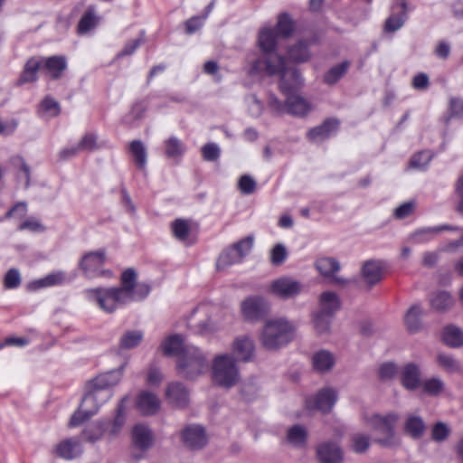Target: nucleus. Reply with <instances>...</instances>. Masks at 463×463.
<instances>
[{
    "label": "nucleus",
    "mask_w": 463,
    "mask_h": 463,
    "mask_svg": "<svg viewBox=\"0 0 463 463\" xmlns=\"http://www.w3.org/2000/svg\"><path fill=\"white\" fill-rule=\"evenodd\" d=\"M27 213V205L25 203L20 202L14 205L4 217H0V222L5 221V219L17 218L22 219L26 215Z\"/></svg>",
    "instance_id": "nucleus-51"
},
{
    "label": "nucleus",
    "mask_w": 463,
    "mask_h": 463,
    "mask_svg": "<svg viewBox=\"0 0 463 463\" xmlns=\"http://www.w3.org/2000/svg\"><path fill=\"white\" fill-rule=\"evenodd\" d=\"M426 430V424L423 419L416 414L410 413L404 420L403 431L413 439H420Z\"/></svg>",
    "instance_id": "nucleus-26"
},
{
    "label": "nucleus",
    "mask_w": 463,
    "mask_h": 463,
    "mask_svg": "<svg viewBox=\"0 0 463 463\" xmlns=\"http://www.w3.org/2000/svg\"><path fill=\"white\" fill-rule=\"evenodd\" d=\"M295 24L288 13L278 16L276 28L263 27L258 36V45L262 55L257 59L250 69L251 74L265 72L268 75L282 73V90L296 88L300 83L299 71L296 68H288L284 58L278 54L279 38H288L292 35Z\"/></svg>",
    "instance_id": "nucleus-1"
},
{
    "label": "nucleus",
    "mask_w": 463,
    "mask_h": 463,
    "mask_svg": "<svg viewBox=\"0 0 463 463\" xmlns=\"http://www.w3.org/2000/svg\"><path fill=\"white\" fill-rule=\"evenodd\" d=\"M317 271L324 277L330 278L334 283H344L345 280L336 277L335 273L340 269L339 262L330 257L317 259L316 263Z\"/></svg>",
    "instance_id": "nucleus-24"
},
{
    "label": "nucleus",
    "mask_w": 463,
    "mask_h": 463,
    "mask_svg": "<svg viewBox=\"0 0 463 463\" xmlns=\"http://www.w3.org/2000/svg\"><path fill=\"white\" fill-rule=\"evenodd\" d=\"M122 365L118 369L100 373L87 384V392L79 409L71 415L70 427H78L95 415L99 408L112 396L110 388L118 383L124 371Z\"/></svg>",
    "instance_id": "nucleus-2"
},
{
    "label": "nucleus",
    "mask_w": 463,
    "mask_h": 463,
    "mask_svg": "<svg viewBox=\"0 0 463 463\" xmlns=\"http://www.w3.org/2000/svg\"><path fill=\"white\" fill-rule=\"evenodd\" d=\"M97 24L96 17L91 13L85 14L79 22L78 31L80 33H86Z\"/></svg>",
    "instance_id": "nucleus-53"
},
{
    "label": "nucleus",
    "mask_w": 463,
    "mask_h": 463,
    "mask_svg": "<svg viewBox=\"0 0 463 463\" xmlns=\"http://www.w3.org/2000/svg\"><path fill=\"white\" fill-rule=\"evenodd\" d=\"M253 244L254 237L250 235L223 250L217 260V269H224L232 265L241 263L250 252Z\"/></svg>",
    "instance_id": "nucleus-11"
},
{
    "label": "nucleus",
    "mask_w": 463,
    "mask_h": 463,
    "mask_svg": "<svg viewBox=\"0 0 463 463\" xmlns=\"http://www.w3.org/2000/svg\"><path fill=\"white\" fill-rule=\"evenodd\" d=\"M335 362L334 354L327 350H320L313 355L314 368L320 372H327L334 366Z\"/></svg>",
    "instance_id": "nucleus-34"
},
{
    "label": "nucleus",
    "mask_w": 463,
    "mask_h": 463,
    "mask_svg": "<svg viewBox=\"0 0 463 463\" xmlns=\"http://www.w3.org/2000/svg\"><path fill=\"white\" fill-rule=\"evenodd\" d=\"M303 284L298 279L283 276L270 282L268 292L282 300L297 298L303 290Z\"/></svg>",
    "instance_id": "nucleus-13"
},
{
    "label": "nucleus",
    "mask_w": 463,
    "mask_h": 463,
    "mask_svg": "<svg viewBox=\"0 0 463 463\" xmlns=\"http://www.w3.org/2000/svg\"><path fill=\"white\" fill-rule=\"evenodd\" d=\"M317 455L321 463H340L343 452L335 442H324L317 449Z\"/></svg>",
    "instance_id": "nucleus-21"
},
{
    "label": "nucleus",
    "mask_w": 463,
    "mask_h": 463,
    "mask_svg": "<svg viewBox=\"0 0 463 463\" xmlns=\"http://www.w3.org/2000/svg\"><path fill=\"white\" fill-rule=\"evenodd\" d=\"M401 383L409 391L416 390L421 383L419 365L414 363L405 364L401 371Z\"/></svg>",
    "instance_id": "nucleus-22"
},
{
    "label": "nucleus",
    "mask_w": 463,
    "mask_h": 463,
    "mask_svg": "<svg viewBox=\"0 0 463 463\" xmlns=\"http://www.w3.org/2000/svg\"><path fill=\"white\" fill-rule=\"evenodd\" d=\"M132 446L135 449L133 457L140 459L154 444V434L151 429L143 423L136 424L131 430Z\"/></svg>",
    "instance_id": "nucleus-14"
},
{
    "label": "nucleus",
    "mask_w": 463,
    "mask_h": 463,
    "mask_svg": "<svg viewBox=\"0 0 463 463\" xmlns=\"http://www.w3.org/2000/svg\"><path fill=\"white\" fill-rule=\"evenodd\" d=\"M370 446L369 436L363 433H355L352 436V449L355 453H364Z\"/></svg>",
    "instance_id": "nucleus-47"
},
{
    "label": "nucleus",
    "mask_w": 463,
    "mask_h": 463,
    "mask_svg": "<svg viewBox=\"0 0 463 463\" xmlns=\"http://www.w3.org/2000/svg\"><path fill=\"white\" fill-rule=\"evenodd\" d=\"M287 54L288 58L294 62H305L310 58L308 43L300 40L288 48Z\"/></svg>",
    "instance_id": "nucleus-35"
},
{
    "label": "nucleus",
    "mask_w": 463,
    "mask_h": 463,
    "mask_svg": "<svg viewBox=\"0 0 463 463\" xmlns=\"http://www.w3.org/2000/svg\"><path fill=\"white\" fill-rule=\"evenodd\" d=\"M19 231L28 230L33 232H43L45 231V227L41 222L33 217H30L23 222L17 228Z\"/></svg>",
    "instance_id": "nucleus-54"
},
{
    "label": "nucleus",
    "mask_w": 463,
    "mask_h": 463,
    "mask_svg": "<svg viewBox=\"0 0 463 463\" xmlns=\"http://www.w3.org/2000/svg\"><path fill=\"white\" fill-rule=\"evenodd\" d=\"M105 261L106 251L99 250L84 254L79 265L85 277L89 279L110 278L112 277V271L103 269Z\"/></svg>",
    "instance_id": "nucleus-12"
},
{
    "label": "nucleus",
    "mask_w": 463,
    "mask_h": 463,
    "mask_svg": "<svg viewBox=\"0 0 463 463\" xmlns=\"http://www.w3.org/2000/svg\"><path fill=\"white\" fill-rule=\"evenodd\" d=\"M458 230V227H452L449 225H438L432 227H423L416 230L410 235V240L414 244H425L432 240L443 231H456Z\"/></svg>",
    "instance_id": "nucleus-19"
},
{
    "label": "nucleus",
    "mask_w": 463,
    "mask_h": 463,
    "mask_svg": "<svg viewBox=\"0 0 463 463\" xmlns=\"http://www.w3.org/2000/svg\"><path fill=\"white\" fill-rule=\"evenodd\" d=\"M383 275L382 263L378 260L366 261L362 268L363 280L370 287L378 283Z\"/></svg>",
    "instance_id": "nucleus-27"
},
{
    "label": "nucleus",
    "mask_w": 463,
    "mask_h": 463,
    "mask_svg": "<svg viewBox=\"0 0 463 463\" xmlns=\"http://www.w3.org/2000/svg\"><path fill=\"white\" fill-rule=\"evenodd\" d=\"M184 444L191 449H199L207 443V436L203 426L187 425L181 432Z\"/></svg>",
    "instance_id": "nucleus-16"
},
{
    "label": "nucleus",
    "mask_w": 463,
    "mask_h": 463,
    "mask_svg": "<svg viewBox=\"0 0 463 463\" xmlns=\"http://www.w3.org/2000/svg\"><path fill=\"white\" fill-rule=\"evenodd\" d=\"M455 303L451 294L445 290H439L430 297V307L436 311H446Z\"/></svg>",
    "instance_id": "nucleus-31"
},
{
    "label": "nucleus",
    "mask_w": 463,
    "mask_h": 463,
    "mask_svg": "<svg viewBox=\"0 0 463 463\" xmlns=\"http://www.w3.org/2000/svg\"><path fill=\"white\" fill-rule=\"evenodd\" d=\"M97 145V136L93 133H88L80 141L78 144L80 151L81 150H93L96 148Z\"/></svg>",
    "instance_id": "nucleus-62"
},
{
    "label": "nucleus",
    "mask_w": 463,
    "mask_h": 463,
    "mask_svg": "<svg viewBox=\"0 0 463 463\" xmlns=\"http://www.w3.org/2000/svg\"><path fill=\"white\" fill-rule=\"evenodd\" d=\"M341 307V301L334 291H325L318 298V310L314 316V326L318 334L328 332L334 316Z\"/></svg>",
    "instance_id": "nucleus-9"
},
{
    "label": "nucleus",
    "mask_w": 463,
    "mask_h": 463,
    "mask_svg": "<svg viewBox=\"0 0 463 463\" xmlns=\"http://www.w3.org/2000/svg\"><path fill=\"white\" fill-rule=\"evenodd\" d=\"M137 279V274L133 269H126L121 275V286L117 287L118 288H126L130 295V298H132L131 288L135 286Z\"/></svg>",
    "instance_id": "nucleus-50"
},
{
    "label": "nucleus",
    "mask_w": 463,
    "mask_h": 463,
    "mask_svg": "<svg viewBox=\"0 0 463 463\" xmlns=\"http://www.w3.org/2000/svg\"><path fill=\"white\" fill-rule=\"evenodd\" d=\"M397 365L393 363H384L379 369V376L382 380H390L397 374Z\"/></svg>",
    "instance_id": "nucleus-58"
},
{
    "label": "nucleus",
    "mask_w": 463,
    "mask_h": 463,
    "mask_svg": "<svg viewBox=\"0 0 463 463\" xmlns=\"http://www.w3.org/2000/svg\"><path fill=\"white\" fill-rule=\"evenodd\" d=\"M185 152L184 143L176 137H171L165 141V153L167 157L180 160Z\"/></svg>",
    "instance_id": "nucleus-36"
},
{
    "label": "nucleus",
    "mask_w": 463,
    "mask_h": 463,
    "mask_svg": "<svg viewBox=\"0 0 463 463\" xmlns=\"http://www.w3.org/2000/svg\"><path fill=\"white\" fill-rule=\"evenodd\" d=\"M449 109L452 115L463 117V99L458 98L450 99Z\"/></svg>",
    "instance_id": "nucleus-64"
},
{
    "label": "nucleus",
    "mask_w": 463,
    "mask_h": 463,
    "mask_svg": "<svg viewBox=\"0 0 463 463\" xmlns=\"http://www.w3.org/2000/svg\"><path fill=\"white\" fill-rule=\"evenodd\" d=\"M165 396L169 403L175 407L183 408L189 401V393L181 383H169L165 390Z\"/></svg>",
    "instance_id": "nucleus-23"
},
{
    "label": "nucleus",
    "mask_w": 463,
    "mask_h": 463,
    "mask_svg": "<svg viewBox=\"0 0 463 463\" xmlns=\"http://www.w3.org/2000/svg\"><path fill=\"white\" fill-rule=\"evenodd\" d=\"M221 155V150L216 143H208L202 147V156L205 161H216Z\"/></svg>",
    "instance_id": "nucleus-49"
},
{
    "label": "nucleus",
    "mask_w": 463,
    "mask_h": 463,
    "mask_svg": "<svg viewBox=\"0 0 463 463\" xmlns=\"http://www.w3.org/2000/svg\"><path fill=\"white\" fill-rule=\"evenodd\" d=\"M339 121L335 118H328L323 124L310 129L307 137L316 143L324 141L325 139L335 135L338 129Z\"/></svg>",
    "instance_id": "nucleus-20"
},
{
    "label": "nucleus",
    "mask_w": 463,
    "mask_h": 463,
    "mask_svg": "<svg viewBox=\"0 0 463 463\" xmlns=\"http://www.w3.org/2000/svg\"><path fill=\"white\" fill-rule=\"evenodd\" d=\"M414 207L415 203L413 202H405L395 208L393 215L397 219H404L413 213Z\"/></svg>",
    "instance_id": "nucleus-59"
},
{
    "label": "nucleus",
    "mask_w": 463,
    "mask_h": 463,
    "mask_svg": "<svg viewBox=\"0 0 463 463\" xmlns=\"http://www.w3.org/2000/svg\"><path fill=\"white\" fill-rule=\"evenodd\" d=\"M161 347L165 354L177 357V372L184 378L195 379L209 369L204 354L195 345L186 343L180 335L169 336Z\"/></svg>",
    "instance_id": "nucleus-3"
},
{
    "label": "nucleus",
    "mask_w": 463,
    "mask_h": 463,
    "mask_svg": "<svg viewBox=\"0 0 463 463\" xmlns=\"http://www.w3.org/2000/svg\"><path fill=\"white\" fill-rule=\"evenodd\" d=\"M241 311L245 320L256 321L269 311V304L261 296H250L241 304Z\"/></svg>",
    "instance_id": "nucleus-15"
},
{
    "label": "nucleus",
    "mask_w": 463,
    "mask_h": 463,
    "mask_svg": "<svg viewBox=\"0 0 463 463\" xmlns=\"http://www.w3.org/2000/svg\"><path fill=\"white\" fill-rule=\"evenodd\" d=\"M131 291H132L131 302L139 301L148 296V294L150 292V288L148 285L144 284V283L135 284V286L131 288Z\"/></svg>",
    "instance_id": "nucleus-60"
},
{
    "label": "nucleus",
    "mask_w": 463,
    "mask_h": 463,
    "mask_svg": "<svg viewBox=\"0 0 463 463\" xmlns=\"http://www.w3.org/2000/svg\"><path fill=\"white\" fill-rule=\"evenodd\" d=\"M83 435L88 441L95 442L99 440L101 438L106 437L105 425L102 424L101 420L95 421L84 430Z\"/></svg>",
    "instance_id": "nucleus-44"
},
{
    "label": "nucleus",
    "mask_w": 463,
    "mask_h": 463,
    "mask_svg": "<svg viewBox=\"0 0 463 463\" xmlns=\"http://www.w3.org/2000/svg\"><path fill=\"white\" fill-rule=\"evenodd\" d=\"M399 415L395 412H390L385 415L373 414L365 418L368 426L375 432L383 435L375 439V442L383 447H392L399 443V439L395 432V426L398 422Z\"/></svg>",
    "instance_id": "nucleus-8"
},
{
    "label": "nucleus",
    "mask_w": 463,
    "mask_h": 463,
    "mask_svg": "<svg viewBox=\"0 0 463 463\" xmlns=\"http://www.w3.org/2000/svg\"><path fill=\"white\" fill-rule=\"evenodd\" d=\"M233 353L239 360L248 362L254 354V344L248 336H239L233 342Z\"/></svg>",
    "instance_id": "nucleus-29"
},
{
    "label": "nucleus",
    "mask_w": 463,
    "mask_h": 463,
    "mask_svg": "<svg viewBox=\"0 0 463 463\" xmlns=\"http://www.w3.org/2000/svg\"><path fill=\"white\" fill-rule=\"evenodd\" d=\"M21 282L20 273L15 269L8 270L5 277V285L7 288H14L19 286Z\"/></svg>",
    "instance_id": "nucleus-61"
},
{
    "label": "nucleus",
    "mask_w": 463,
    "mask_h": 463,
    "mask_svg": "<svg viewBox=\"0 0 463 463\" xmlns=\"http://www.w3.org/2000/svg\"><path fill=\"white\" fill-rule=\"evenodd\" d=\"M423 314L420 305L411 306L404 317V323L411 333H417L421 328L420 317Z\"/></svg>",
    "instance_id": "nucleus-33"
},
{
    "label": "nucleus",
    "mask_w": 463,
    "mask_h": 463,
    "mask_svg": "<svg viewBox=\"0 0 463 463\" xmlns=\"http://www.w3.org/2000/svg\"><path fill=\"white\" fill-rule=\"evenodd\" d=\"M350 62L345 61L335 66H333L324 75V82L327 85L335 84L348 71Z\"/></svg>",
    "instance_id": "nucleus-39"
},
{
    "label": "nucleus",
    "mask_w": 463,
    "mask_h": 463,
    "mask_svg": "<svg viewBox=\"0 0 463 463\" xmlns=\"http://www.w3.org/2000/svg\"><path fill=\"white\" fill-rule=\"evenodd\" d=\"M336 401V392L332 388H324L317 393L313 400H307L306 403L308 409L327 412L334 407Z\"/></svg>",
    "instance_id": "nucleus-17"
},
{
    "label": "nucleus",
    "mask_w": 463,
    "mask_h": 463,
    "mask_svg": "<svg viewBox=\"0 0 463 463\" xmlns=\"http://www.w3.org/2000/svg\"><path fill=\"white\" fill-rule=\"evenodd\" d=\"M126 398L122 399L120 403L118 406L116 415L113 420L105 419L101 420L102 424L105 425L106 429V438L109 440L117 438L125 423H126V408L124 402Z\"/></svg>",
    "instance_id": "nucleus-18"
},
{
    "label": "nucleus",
    "mask_w": 463,
    "mask_h": 463,
    "mask_svg": "<svg viewBox=\"0 0 463 463\" xmlns=\"http://www.w3.org/2000/svg\"><path fill=\"white\" fill-rule=\"evenodd\" d=\"M443 340L449 346L459 347L463 345V331L453 326H448L443 331Z\"/></svg>",
    "instance_id": "nucleus-40"
},
{
    "label": "nucleus",
    "mask_w": 463,
    "mask_h": 463,
    "mask_svg": "<svg viewBox=\"0 0 463 463\" xmlns=\"http://www.w3.org/2000/svg\"><path fill=\"white\" fill-rule=\"evenodd\" d=\"M171 230L176 240L185 241L191 232L190 222L184 219H176L172 222Z\"/></svg>",
    "instance_id": "nucleus-42"
},
{
    "label": "nucleus",
    "mask_w": 463,
    "mask_h": 463,
    "mask_svg": "<svg viewBox=\"0 0 463 463\" xmlns=\"http://www.w3.org/2000/svg\"><path fill=\"white\" fill-rule=\"evenodd\" d=\"M396 5H401L400 14H392L386 20L384 24V30L389 33H394L398 31L404 24L406 19V3L404 0H395Z\"/></svg>",
    "instance_id": "nucleus-32"
},
{
    "label": "nucleus",
    "mask_w": 463,
    "mask_h": 463,
    "mask_svg": "<svg viewBox=\"0 0 463 463\" xmlns=\"http://www.w3.org/2000/svg\"><path fill=\"white\" fill-rule=\"evenodd\" d=\"M144 334L140 330H130L126 332L120 338V348L131 349L137 346L142 341Z\"/></svg>",
    "instance_id": "nucleus-43"
},
{
    "label": "nucleus",
    "mask_w": 463,
    "mask_h": 463,
    "mask_svg": "<svg viewBox=\"0 0 463 463\" xmlns=\"http://www.w3.org/2000/svg\"><path fill=\"white\" fill-rule=\"evenodd\" d=\"M82 452L80 442L76 438L61 441L56 447V453L64 459H72Z\"/></svg>",
    "instance_id": "nucleus-28"
},
{
    "label": "nucleus",
    "mask_w": 463,
    "mask_h": 463,
    "mask_svg": "<svg viewBox=\"0 0 463 463\" xmlns=\"http://www.w3.org/2000/svg\"><path fill=\"white\" fill-rule=\"evenodd\" d=\"M420 385L422 386L423 392L431 396L439 395L444 389V383L438 377L426 379Z\"/></svg>",
    "instance_id": "nucleus-45"
},
{
    "label": "nucleus",
    "mask_w": 463,
    "mask_h": 463,
    "mask_svg": "<svg viewBox=\"0 0 463 463\" xmlns=\"http://www.w3.org/2000/svg\"><path fill=\"white\" fill-rule=\"evenodd\" d=\"M129 150L134 158L135 164L139 169H145L146 165V149L140 140H134L130 143Z\"/></svg>",
    "instance_id": "nucleus-41"
},
{
    "label": "nucleus",
    "mask_w": 463,
    "mask_h": 463,
    "mask_svg": "<svg viewBox=\"0 0 463 463\" xmlns=\"http://www.w3.org/2000/svg\"><path fill=\"white\" fill-rule=\"evenodd\" d=\"M162 373L156 367H150L146 375V383L149 385H158L162 381Z\"/></svg>",
    "instance_id": "nucleus-63"
},
{
    "label": "nucleus",
    "mask_w": 463,
    "mask_h": 463,
    "mask_svg": "<svg viewBox=\"0 0 463 463\" xmlns=\"http://www.w3.org/2000/svg\"><path fill=\"white\" fill-rule=\"evenodd\" d=\"M437 360L438 364L449 373H456L460 369L458 362L449 354H439Z\"/></svg>",
    "instance_id": "nucleus-48"
},
{
    "label": "nucleus",
    "mask_w": 463,
    "mask_h": 463,
    "mask_svg": "<svg viewBox=\"0 0 463 463\" xmlns=\"http://www.w3.org/2000/svg\"><path fill=\"white\" fill-rule=\"evenodd\" d=\"M213 380L216 384L224 388H231L239 382V370L232 355L220 354L214 358Z\"/></svg>",
    "instance_id": "nucleus-10"
},
{
    "label": "nucleus",
    "mask_w": 463,
    "mask_h": 463,
    "mask_svg": "<svg viewBox=\"0 0 463 463\" xmlns=\"http://www.w3.org/2000/svg\"><path fill=\"white\" fill-rule=\"evenodd\" d=\"M450 433L449 428L443 422L436 423L432 428V439L435 441L441 442L445 440Z\"/></svg>",
    "instance_id": "nucleus-55"
},
{
    "label": "nucleus",
    "mask_w": 463,
    "mask_h": 463,
    "mask_svg": "<svg viewBox=\"0 0 463 463\" xmlns=\"http://www.w3.org/2000/svg\"><path fill=\"white\" fill-rule=\"evenodd\" d=\"M83 295L88 301L96 304L106 313H113L131 302L129 292L117 287L87 288Z\"/></svg>",
    "instance_id": "nucleus-5"
},
{
    "label": "nucleus",
    "mask_w": 463,
    "mask_h": 463,
    "mask_svg": "<svg viewBox=\"0 0 463 463\" xmlns=\"http://www.w3.org/2000/svg\"><path fill=\"white\" fill-rule=\"evenodd\" d=\"M67 66V60L63 55L32 57L26 61L18 80V84L23 85L36 81L38 71L51 80H58L62 76Z\"/></svg>",
    "instance_id": "nucleus-4"
},
{
    "label": "nucleus",
    "mask_w": 463,
    "mask_h": 463,
    "mask_svg": "<svg viewBox=\"0 0 463 463\" xmlns=\"http://www.w3.org/2000/svg\"><path fill=\"white\" fill-rule=\"evenodd\" d=\"M287 258V250L286 248L281 245H276L272 250L270 255V261L273 265H280L284 262Z\"/></svg>",
    "instance_id": "nucleus-57"
},
{
    "label": "nucleus",
    "mask_w": 463,
    "mask_h": 463,
    "mask_svg": "<svg viewBox=\"0 0 463 463\" xmlns=\"http://www.w3.org/2000/svg\"><path fill=\"white\" fill-rule=\"evenodd\" d=\"M256 182L248 175H242L239 180V189L244 194H250L255 191Z\"/></svg>",
    "instance_id": "nucleus-56"
},
{
    "label": "nucleus",
    "mask_w": 463,
    "mask_h": 463,
    "mask_svg": "<svg viewBox=\"0 0 463 463\" xmlns=\"http://www.w3.org/2000/svg\"><path fill=\"white\" fill-rule=\"evenodd\" d=\"M432 154L429 150L421 151L416 155H414L411 161L410 165L412 168H416L419 170H423L428 165L432 158Z\"/></svg>",
    "instance_id": "nucleus-46"
},
{
    "label": "nucleus",
    "mask_w": 463,
    "mask_h": 463,
    "mask_svg": "<svg viewBox=\"0 0 463 463\" xmlns=\"http://www.w3.org/2000/svg\"><path fill=\"white\" fill-rule=\"evenodd\" d=\"M307 432L305 427L294 425L289 428L287 433V442L293 447L300 448L306 443Z\"/></svg>",
    "instance_id": "nucleus-38"
},
{
    "label": "nucleus",
    "mask_w": 463,
    "mask_h": 463,
    "mask_svg": "<svg viewBox=\"0 0 463 463\" xmlns=\"http://www.w3.org/2000/svg\"><path fill=\"white\" fill-rule=\"evenodd\" d=\"M137 407L143 415H154L160 409V400L156 394L144 391L137 397Z\"/></svg>",
    "instance_id": "nucleus-25"
},
{
    "label": "nucleus",
    "mask_w": 463,
    "mask_h": 463,
    "mask_svg": "<svg viewBox=\"0 0 463 463\" xmlns=\"http://www.w3.org/2000/svg\"><path fill=\"white\" fill-rule=\"evenodd\" d=\"M279 74L281 76L280 82H279V88H280L281 91L288 96L287 101L285 103L281 102L280 100H279V99L274 94H270L268 99V104H269V108L273 111L279 113V114L280 113H288V114H292V115L299 116V117L307 115V112L310 110L309 103L302 97L293 95V92L298 90L303 84V80H302L301 75L299 74L301 83L298 87L290 88V89L284 90L281 88L282 73H279Z\"/></svg>",
    "instance_id": "nucleus-7"
},
{
    "label": "nucleus",
    "mask_w": 463,
    "mask_h": 463,
    "mask_svg": "<svg viewBox=\"0 0 463 463\" xmlns=\"http://www.w3.org/2000/svg\"><path fill=\"white\" fill-rule=\"evenodd\" d=\"M61 112V107L58 101L52 97H45L41 102L38 114L41 118L50 119L57 117Z\"/></svg>",
    "instance_id": "nucleus-37"
},
{
    "label": "nucleus",
    "mask_w": 463,
    "mask_h": 463,
    "mask_svg": "<svg viewBox=\"0 0 463 463\" xmlns=\"http://www.w3.org/2000/svg\"><path fill=\"white\" fill-rule=\"evenodd\" d=\"M206 21V16L195 15L186 20L184 23L185 32L188 34H193L200 30Z\"/></svg>",
    "instance_id": "nucleus-52"
},
{
    "label": "nucleus",
    "mask_w": 463,
    "mask_h": 463,
    "mask_svg": "<svg viewBox=\"0 0 463 463\" xmlns=\"http://www.w3.org/2000/svg\"><path fill=\"white\" fill-rule=\"evenodd\" d=\"M67 281L65 272L61 270L52 272L43 278L36 279L30 283L29 287L32 289H40L43 288H50L54 286L63 285Z\"/></svg>",
    "instance_id": "nucleus-30"
},
{
    "label": "nucleus",
    "mask_w": 463,
    "mask_h": 463,
    "mask_svg": "<svg viewBox=\"0 0 463 463\" xmlns=\"http://www.w3.org/2000/svg\"><path fill=\"white\" fill-rule=\"evenodd\" d=\"M294 325L284 317L272 318L265 323L260 335L262 345L276 350L288 344L294 336Z\"/></svg>",
    "instance_id": "nucleus-6"
}]
</instances>
